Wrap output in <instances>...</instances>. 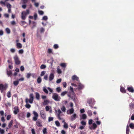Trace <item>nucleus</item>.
Wrapping results in <instances>:
<instances>
[{"mask_svg": "<svg viewBox=\"0 0 134 134\" xmlns=\"http://www.w3.org/2000/svg\"><path fill=\"white\" fill-rule=\"evenodd\" d=\"M29 10L26 9V11H23L21 13V18L22 20H25L27 15L29 14Z\"/></svg>", "mask_w": 134, "mask_h": 134, "instance_id": "obj_1", "label": "nucleus"}, {"mask_svg": "<svg viewBox=\"0 0 134 134\" xmlns=\"http://www.w3.org/2000/svg\"><path fill=\"white\" fill-rule=\"evenodd\" d=\"M29 97H30L29 99H28L27 98L25 100V102L26 103L29 102L30 103L32 104L33 103L34 99L33 94V93H30L29 95Z\"/></svg>", "mask_w": 134, "mask_h": 134, "instance_id": "obj_2", "label": "nucleus"}, {"mask_svg": "<svg viewBox=\"0 0 134 134\" xmlns=\"http://www.w3.org/2000/svg\"><path fill=\"white\" fill-rule=\"evenodd\" d=\"M87 102L90 104L89 106L92 108H93L92 105L94 104L95 102V101L92 98L88 99L87 100Z\"/></svg>", "mask_w": 134, "mask_h": 134, "instance_id": "obj_3", "label": "nucleus"}, {"mask_svg": "<svg viewBox=\"0 0 134 134\" xmlns=\"http://www.w3.org/2000/svg\"><path fill=\"white\" fill-rule=\"evenodd\" d=\"M52 97L55 101L60 100V97L58 96V94L55 93H53Z\"/></svg>", "mask_w": 134, "mask_h": 134, "instance_id": "obj_4", "label": "nucleus"}, {"mask_svg": "<svg viewBox=\"0 0 134 134\" xmlns=\"http://www.w3.org/2000/svg\"><path fill=\"white\" fill-rule=\"evenodd\" d=\"M14 59L15 63L16 65H18L20 64L21 62L19 60V58L17 55L15 56L14 58Z\"/></svg>", "mask_w": 134, "mask_h": 134, "instance_id": "obj_5", "label": "nucleus"}, {"mask_svg": "<svg viewBox=\"0 0 134 134\" xmlns=\"http://www.w3.org/2000/svg\"><path fill=\"white\" fill-rule=\"evenodd\" d=\"M33 114L34 116L32 120L34 121H35L37 120L38 115L37 113L35 111H33Z\"/></svg>", "mask_w": 134, "mask_h": 134, "instance_id": "obj_6", "label": "nucleus"}, {"mask_svg": "<svg viewBox=\"0 0 134 134\" xmlns=\"http://www.w3.org/2000/svg\"><path fill=\"white\" fill-rule=\"evenodd\" d=\"M40 115L41 118L43 119H46V115L45 114V111L43 110H41L40 111Z\"/></svg>", "mask_w": 134, "mask_h": 134, "instance_id": "obj_7", "label": "nucleus"}, {"mask_svg": "<svg viewBox=\"0 0 134 134\" xmlns=\"http://www.w3.org/2000/svg\"><path fill=\"white\" fill-rule=\"evenodd\" d=\"M14 110L13 111L14 113L15 114H17L19 112V110L18 106H15L14 108Z\"/></svg>", "mask_w": 134, "mask_h": 134, "instance_id": "obj_8", "label": "nucleus"}, {"mask_svg": "<svg viewBox=\"0 0 134 134\" xmlns=\"http://www.w3.org/2000/svg\"><path fill=\"white\" fill-rule=\"evenodd\" d=\"M62 112L59 109H58L57 110V113L58 114H57V117L58 119L59 120H62L63 119L60 117V114L62 113Z\"/></svg>", "mask_w": 134, "mask_h": 134, "instance_id": "obj_9", "label": "nucleus"}, {"mask_svg": "<svg viewBox=\"0 0 134 134\" xmlns=\"http://www.w3.org/2000/svg\"><path fill=\"white\" fill-rule=\"evenodd\" d=\"M36 124L38 127H41L42 126V122L40 120H38L36 121Z\"/></svg>", "mask_w": 134, "mask_h": 134, "instance_id": "obj_10", "label": "nucleus"}, {"mask_svg": "<svg viewBox=\"0 0 134 134\" xmlns=\"http://www.w3.org/2000/svg\"><path fill=\"white\" fill-rule=\"evenodd\" d=\"M74 109L72 108L68 110L67 112L68 114H71L74 113Z\"/></svg>", "mask_w": 134, "mask_h": 134, "instance_id": "obj_11", "label": "nucleus"}, {"mask_svg": "<svg viewBox=\"0 0 134 134\" xmlns=\"http://www.w3.org/2000/svg\"><path fill=\"white\" fill-rule=\"evenodd\" d=\"M76 118V114H74L71 117V120L72 121H73L75 120Z\"/></svg>", "mask_w": 134, "mask_h": 134, "instance_id": "obj_12", "label": "nucleus"}, {"mask_svg": "<svg viewBox=\"0 0 134 134\" xmlns=\"http://www.w3.org/2000/svg\"><path fill=\"white\" fill-rule=\"evenodd\" d=\"M54 75L53 73H51L50 74L49 76V81H51L54 79Z\"/></svg>", "mask_w": 134, "mask_h": 134, "instance_id": "obj_13", "label": "nucleus"}, {"mask_svg": "<svg viewBox=\"0 0 134 134\" xmlns=\"http://www.w3.org/2000/svg\"><path fill=\"white\" fill-rule=\"evenodd\" d=\"M36 99L38 100L40 99V95L38 92H36L35 93Z\"/></svg>", "mask_w": 134, "mask_h": 134, "instance_id": "obj_14", "label": "nucleus"}, {"mask_svg": "<svg viewBox=\"0 0 134 134\" xmlns=\"http://www.w3.org/2000/svg\"><path fill=\"white\" fill-rule=\"evenodd\" d=\"M72 80H76L77 81L79 80V78L76 75H74L72 76Z\"/></svg>", "mask_w": 134, "mask_h": 134, "instance_id": "obj_15", "label": "nucleus"}, {"mask_svg": "<svg viewBox=\"0 0 134 134\" xmlns=\"http://www.w3.org/2000/svg\"><path fill=\"white\" fill-rule=\"evenodd\" d=\"M127 90L130 92L133 93L134 92V90L132 87H127Z\"/></svg>", "mask_w": 134, "mask_h": 134, "instance_id": "obj_16", "label": "nucleus"}, {"mask_svg": "<svg viewBox=\"0 0 134 134\" xmlns=\"http://www.w3.org/2000/svg\"><path fill=\"white\" fill-rule=\"evenodd\" d=\"M84 87V86L83 85L79 83L78 86V89L79 90H81L83 89Z\"/></svg>", "mask_w": 134, "mask_h": 134, "instance_id": "obj_17", "label": "nucleus"}, {"mask_svg": "<svg viewBox=\"0 0 134 134\" xmlns=\"http://www.w3.org/2000/svg\"><path fill=\"white\" fill-rule=\"evenodd\" d=\"M49 102V100H44L43 104L44 105H47Z\"/></svg>", "mask_w": 134, "mask_h": 134, "instance_id": "obj_18", "label": "nucleus"}, {"mask_svg": "<svg viewBox=\"0 0 134 134\" xmlns=\"http://www.w3.org/2000/svg\"><path fill=\"white\" fill-rule=\"evenodd\" d=\"M16 46L17 48H20L22 47L21 44L20 43H17L16 44Z\"/></svg>", "mask_w": 134, "mask_h": 134, "instance_id": "obj_19", "label": "nucleus"}, {"mask_svg": "<svg viewBox=\"0 0 134 134\" xmlns=\"http://www.w3.org/2000/svg\"><path fill=\"white\" fill-rule=\"evenodd\" d=\"M7 74L8 76H11L12 75V72L11 70L7 71Z\"/></svg>", "mask_w": 134, "mask_h": 134, "instance_id": "obj_20", "label": "nucleus"}, {"mask_svg": "<svg viewBox=\"0 0 134 134\" xmlns=\"http://www.w3.org/2000/svg\"><path fill=\"white\" fill-rule=\"evenodd\" d=\"M120 91L121 92L123 93H125L126 92V90L125 89V88L122 87H121Z\"/></svg>", "mask_w": 134, "mask_h": 134, "instance_id": "obj_21", "label": "nucleus"}, {"mask_svg": "<svg viewBox=\"0 0 134 134\" xmlns=\"http://www.w3.org/2000/svg\"><path fill=\"white\" fill-rule=\"evenodd\" d=\"M92 125L93 127L90 128V129H95L97 127V125L95 123H94Z\"/></svg>", "mask_w": 134, "mask_h": 134, "instance_id": "obj_22", "label": "nucleus"}, {"mask_svg": "<svg viewBox=\"0 0 134 134\" xmlns=\"http://www.w3.org/2000/svg\"><path fill=\"white\" fill-rule=\"evenodd\" d=\"M129 107L131 109H134V104L133 103H130L129 105Z\"/></svg>", "mask_w": 134, "mask_h": 134, "instance_id": "obj_23", "label": "nucleus"}, {"mask_svg": "<svg viewBox=\"0 0 134 134\" xmlns=\"http://www.w3.org/2000/svg\"><path fill=\"white\" fill-rule=\"evenodd\" d=\"M130 132V129L129 126L127 125L126 126V134H129Z\"/></svg>", "mask_w": 134, "mask_h": 134, "instance_id": "obj_24", "label": "nucleus"}, {"mask_svg": "<svg viewBox=\"0 0 134 134\" xmlns=\"http://www.w3.org/2000/svg\"><path fill=\"white\" fill-rule=\"evenodd\" d=\"M60 66L62 67V68H65L66 66V64L64 63H62L60 64Z\"/></svg>", "mask_w": 134, "mask_h": 134, "instance_id": "obj_25", "label": "nucleus"}, {"mask_svg": "<svg viewBox=\"0 0 134 134\" xmlns=\"http://www.w3.org/2000/svg\"><path fill=\"white\" fill-rule=\"evenodd\" d=\"M61 109L63 112H65L66 108L64 106H62L61 108Z\"/></svg>", "mask_w": 134, "mask_h": 134, "instance_id": "obj_26", "label": "nucleus"}, {"mask_svg": "<svg viewBox=\"0 0 134 134\" xmlns=\"http://www.w3.org/2000/svg\"><path fill=\"white\" fill-rule=\"evenodd\" d=\"M87 113L88 116H91L92 115V113L91 110H89L88 111Z\"/></svg>", "mask_w": 134, "mask_h": 134, "instance_id": "obj_27", "label": "nucleus"}, {"mask_svg": "<svg viewBox=\"0 0 134 134\" xmlns=\"http://www.w3.org/2000/svg\"><path fill=\"white\" fill-rule=\"evenodd\" d=\"M13 120H11L10 121V122L9 123V124L8 125V127L9 128H10L12 126V125L13 123Z\"/></svg>", "mask_w": 134, "mask_h": 134, "instance_id": "obj_28", "label": "nucleus"}, {"mask_svg": "<svg viewBox=\"0 0 134 134\" xmlns=\"http://www.w3.org/2000/svg\"><path fill=\"white\" fill-rule=\"evenodd\" d=\"M42 81L41 78L40 77H38L37 79V82L38 83H40Z\"/></svg>", "mask_w": 134, "mask_h": 134, "instance_id": "obj_29", "label": "nucleus"}, {"mask_svg": "<svg viewBox=\"0 0 134 134\" xmlns=\"http://www.w3.org/2000/svg\"><path fill=\"white\" fill-rule=\"evenodd\" d=\"M129 127L132 129H134V124L131 123L129 125Z\"/></svg>", "mask_w": 134, "mask_h": 134, "instance_id": "obj_30", "label": "nucleus"}, {"mask_svg": "<svg viewBox=\"0 0 134 134\" xmlns=\"http://www.w3.org/2000/svg\"><path fill=\"white\" fill-rule=\"evenodd\" d=\"M13 83L15 86H17L19 83V81H15L13 82Z\"/></svg>", "mask_w": 134, "mask_h": 134, "instance_id": "obj_31", "label": "nucleus"}, {"mask_svg": "<svg viewBox=\"0 0 134 134\" xmlns=\"http://www.w3.org/2000/svg\"><path fill=\"white\" fill-rule=\"evenodd\" d=\"M32 28H33L36 26V23L34 21H33L32 23Z\"/></svg>", "mask_w": 134, "mask_h": 134, "instance_id": "obj_32", "label": "nucleus"}, {"mask_svg": "<svg viewBox=\"0 0 134 134\" xmlns=\"http://www.w3.org/2000/svg\"><path fill=\"white\" fill-rule=\"evenodd\" d=\"M7 96L8 98L10 97L11 94L10 91H9L7 93Z\"/></svg>", "mask_w": 134, "mask_h": 134, "instance_id": "obj_33", "label": "nucleus"}, {"mask_svg": "<svg viewBox=\"0 0 134 134\" xmlns=\"http://www.w3.org/2000/svg\"><path fill=\"white\" fill-rule=\"evenodd\" d=\"M5 31L8 34H9L10 33V29L8 28H7L5 29Z\"/></svg>", "mask_w": 134, "mask_h": 134, "instance_id": "obj_34", "label": "nucleus"}, {"mask_svg": "<svg viewBox=\"0 0 134 134\" xmlns=\"http://www.w3.org/2000/svg\"><path fill=\"white\" fill-rule=\"evenodd\" d=\"M64 127L65 129H67L68 127V124L66 122H64Z\"/></svg>", "mask_w": 134, "mask_h": 134, "instance_id": "obj_35", "label": "nucleus"}, {"mask_svg": "<svg viewBox=\"0 0 134 134\" xmlns=\"http://www.w3.org/2000/svg\"><path fill=\"white\" fill-rule=\"evenodd\" d=\"M46 66L44 64L40 66V68L41 69H43L46 68Z\"/></svg>", "mask_w": 134, "mask_h": 134, "instance_id": "obj_36", "label": "nucleus"}, {"mask_svg": "<svg viewBox=\"0 0 134 134\" xmlns=\"http://www.w3.org/2000/svg\"><path fill=\"white\" fill-rule=\"evenodd\" d=\"M56 125L57 126H60V123L58 121H56L55 122Z\"/></svg>", "mask_w": 134, "mask_h": 134, "instance_id": "obj_37", "label": "nucleus"}, {"mask_svg": "<svg viewBox=\"0 0 134 134\" xmlns=\"http://www.w3.org/2000/svg\"><path fill=\"white\" fill-rule=\"evenodd\" d=\"M43 90L44 92L47 94H48V91L46 89L45 87H43Z\"/></svg>", "mask_w": 134, "mask_h": 134, "instance_id": "obj_38", "label": "nucleus"}, {"mask_svg": "<svg viewBox=\"0 0 134 134\" xmlns=\"http://www.w3.org/2000/svg\"><path fill=\"white\" fill-rule=\"evenodd\" d=\"M87 118V116L85 114H83L82 115V118L83 119H85Z\"/></svg>", "mask_w": 134, "mask_h": 134, "instance_id": "obj_39", "label": "nucleus"}, {"mask_svg": "<svg viewBox=\"0 0 134 134\" xmlns=\"http://www.w3.org/2000/svg\"><path fill=\"white\" fill-rule=\"evenodd\" d=\"M25 106L26 108H29L31 107V106L30 104H27L25 105Z\"/></svg>", "mask_w": 134, "mask_h": 134, "instance_id": "obj_40", "label": "nucleus"}, {"mask_svg": "<svg viewBox=\"0 0 134 134\" xmlns=\"http://www.w3.org/2000/svg\"><path fill=\"white\" fill-rule=\"evenodd\" d=\"M81 124L83 126H85L86 124V122L84 121H82L81 122Z\"/></svg>", "mask_w": 134, "mask_h": 134, "instance_id": "obj_41", "label": "nucleus"}, {"mask_svg": "<svg viewBox=\"0 0 134 134\" xmlns=\"http://www.w3.org/2000/svg\"><path fill=\"white\" fill-rule=\"evenodd\" d=\"M53 118L52 117H49L48 118V122H50L51 121H53Z\"/></svg>", "mask_w": 134, "mask_h": 134, "instance_id": "obj_42", "label": "nucleus"}, {"mask_svg": "<svg viewBox=\"0 0 134 134\" xmlns=\"http://www.w3.org/2000/svg\"><path fill=\"white\" fill-rule=\"evenodd\" d=\"M38 13L40 15H42L44 14V12L42 10H38Z\"/></svg>", "mask_w": 134, "mask_h": 134, "instance_id": "obj_43", "label": "nucleus"}, {"mask_svg": "<svg viewBox=\"0 0 134 134\" xmlns=\"http://www.w3.org/2000/svg\"><path fill=\"white\" fill-rule=\"evenodd\" d=\"M46 72L45 71H42L40 75L41 76H43L45 74Z\"/></svg>", "mask_w": 134, "mask_h": 134, "instance_id": "obj_44", "label": "nucleus"}, {"mask_svg": "<svg viewBox=\"0 0 134 134\" xmlns=\"http://www.w3.org/2000/svg\"><path fill=\"white\" fill-rule=\"evenodd\" d=\"M57 71L58 74H60L62 72L61 70L59 69V68H57Z\"/></svg>", "mask_w": 134, "mask_h": 134, "instance_id": "obj_45", "label": "nucleus"}, {"mask_svg": "<svg viewBox=\"0 0 134 134\" xmlns=\"http://www.w3.org/2000/svg\"><path fill=\"white\" fill-rule=\"evenodd\" d=\"M53 47L55 49H57L59 47V46L58 44H55L53 46Z\"/></svg>", "mask_w": 134, "mask_h": 134, "instance_id": "obj_46", "label": "nucleus"}, {"mask_svg": "<svg viewBox=\"0 0 134 134\" xmlns=\"http://www.w3.org/2000/svg\"><path fill=\"white\" fill-rule=\"evenodd\" d=\"M52 49H48V50L47 52L49 53H52Z\"/></svg>", "mask_w": 134, "mask_h": 134, "instance_id": "obj_47", "label": "nucleus"}, {"mask_svg": "<svg viewBox=\"0 0 134 134\" xmlns=\"http://www.w3.org/2000/svg\"><path fill=\"white\" fill-rule=\"evenodd\" d=\"M34 19L35 20H36L37 19V13H35L34 14Z\"/></svg>", "mask_w": 134, "mask_h": 134, "instance_id": "obj_48", "label": "nucleus"}, {"mask_svg": "<svg viewBox=\"0 0 134 134\" xmlns=\"http://www.w3.org/2000/svg\"><path fill=\"white\" fill-rule=\"evenodd\" d=\"M67 93V92L66 91H64V92H62L61 93V95L62 96H64Z\"/></svg>", "mask_w": 134, "mask_h": 134, "instance_id": "obj_49", "label": "nucleus"}, {"mask_svg": "<svg viewBox=\"0 0 134 134\" xmlns=\"http://www.w3.org/2000/svg\"><path fill=\"white\" fill-rule=\"evenodd\" d=\"M45 30L44 28L43 27H41L40 28V31L41 33L43 32Z\"/></svg>", "mask_w": 134, "mask_h": 134, "instance_id": "obj_50", "label": "nucleus"}, {"mask_svg": "<svg viewBox=\"0 0 134 134\" xmlns=\"http://www.w3.org/2000/svg\"><path fill=\"white\" fill-rule=\"evenodd\" d=\"M62 81V79H58L57 81L56 82L57 83H60Z\"/></svg>", "mask_w": 134, "mask_h": 134, "instance_id": "obj_51", "label": "nucleus"}, {"mask_svg": "<svg viewBox=\"0 0 134 134\" xmlns=\"http://www.w3.org/2000/svg\"><path fill=\"white\" fill-rule=\"evenodd\" d=\"M43 134H45L46 133H47V129L46 128H44L43 130Z\"/></svg>", "mask_w": 134, "mask_h": 134, "instance_id": "obj_52", "label": "nucleus"}, {"mask_svg": "<svg viewBox=\"0 0 134 134\" xmlns=\"http://www.w3.org/2000/svg\"><path fill=\"white\" fill-rule=\"evenodd\" d=\"M4 130H3V129H1L0 128V132L1 133V134H3L4 133Z\"/></svg>", "mask_w": 134, "mask_h": 134, "instance_id": "obj_53", "label": "nucleus"}, {"mask_svg": "<svg viewBox=\"0 0 134 134\" xmlns=\"http://www.w3.org/2000/svg\"><path fill=\"white\" fill-rule=\"evenodd\" d=\"M32 133V134H35V132L34 129H32L31 130Z\"/></svg>", "mask_w": 134, "mask_h": 134, "instance_id": "obj_54", "label": "nucleus"}, {"mask_svg": "<svg viewBox=\"0 0 134 134\" xmlns=\"http://www.w3.org/2000/svg\"><path fill=\"white\" fill-rule=\"evenodd\" d=\"M56 90H57V91L58 92H60V91H61V89H60V87H57V88Z\"/></svg>", "mask_w": 134, "mask_h": 134, "instance_id": "obj_55", "label": "nucleus"}, {"mask_svg": "<svg viewBox=\"0 0 134 134\" xmlns=\"http://www.w3.org/2000/svg\"><path fill=\"white\" fill-rule=\"evenodd\" d=\"M4 87L3 85L2 84H0V90H2Z\"/></svg>", "mask_w": 134, "mask_h": 134, "instance_id": "obj_56", "label": "nucleus"}, {"mask_svg": "<svg viewBox=\"0 0 134 134\" xmlns=\"http://www.w3.org/2000/svg\"><path fill=\"white\" fill-rule=\"evenodd\" d=\"M48 19V18L46 16H44L43 17L42 19L45 20H47Z\"/></svg>", "mask_w": 134, "mask_h": 134, "instance_id": "obj_57", "label": "nucleus"}, {"mask_svg": "<svg viewBox=\"0 0 134 134\" xmlns=\"http://www.w3.org/2000/svg\"><path fill=\"white\" fill-rule=\"evenodd\" d=\"M11 118V116L10 115H8L7 117V120H9Z\"/></svg>", "mask_w": 134, "mask_h": 134, "instance_id": "obj_58", "label": "nucleus"}, {"mask_svg": "<svg viewBox=\"0 0 134 134\" xmlns=\"http://www.w3.org/2000/svg\"><path fill=\"white\" fill-rule=\"evenodd\" d=\"M28 1V0H23V3L24 4H26Z\"/></svg>", "mask_w": 134, "mask_h": 134, "instance_id": "obj_59", "label": "nucleus"}, {"mask_svg": "<svg viewBox=\"0 0 134 134\" xmlns=\"http://www.w3.org/2000/svg\"><path fill=\"white\" fill-rule=\"evenodd\" d=\"M0 114L2 116H3L4 114V112L3 110H1L0 111Z\"/></svg>", "mask_w": 134, "mask_h": 134, "instance_id": "obj_60", "label": "nucleus"}, {"mask_svg": "<svg viewBox=\"0 0 134 134\" xmlns=\"http://www.w3.org/2000/svg\"><path fill=\"white\" fill-rule=\"evenodd\" d=\"M20 69L21 71H23L24 70V67L23 66H21L20 67Z\"/></svg>", "mask_w": 134, "mask_h": 134, "instance_id": "obj_61", "label": "nucleus"}, {"mask_svg": "<svg viewBox=\"0 0 134 134\" xmlns=\"http://www.w3.org/2000/svg\"><path fill=\"white\" fill-rule=\"evenodd\" d=\"M7 6L8 9H9V8H11V5L10 4H7Z\"/></svg>", "mask_w": 134, "mask_h": 134, "instance_id": "obj_62", "label": "nucleus"}, {"mask_svg": "<svg viewBox=\"0 0 134 134\" xmlns=\"http://www.w3.org/2000/svg\"><path fill=\"white\" fill-rule=\"evenodd\" d=\"M19 53L20 54H22L23 53V49H20L19 51Z\"/></svg>", "mask_w": 134, "mask_h": 134, "instance_id": "obj_63", "label": "nucleus"}, {"mask_svg": "<svg viewBox=\"0 0 134 134\" xmlns=\"http://www.w3.org/2000/svg\"><path fill=\"white\" fill-rule=\"evenodd\" d=\"M63 84L64 87L65 88L66 86V83L65 82H63Z\"/></svg>", "mask_w": 134, "mask_h": 134, "instance_id": "obj_64", "label": "nucleus"}]
</instances>
